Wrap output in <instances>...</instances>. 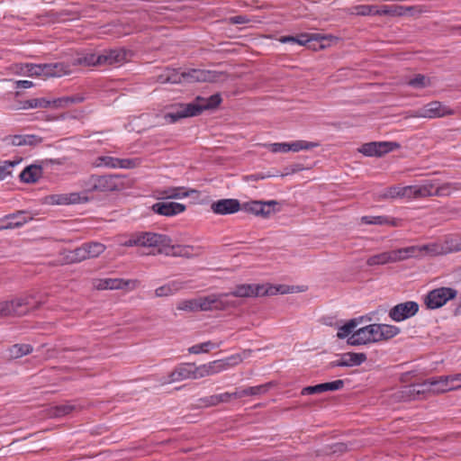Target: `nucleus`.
<instances>
[{"instance_id":"f257e3e1","label":"nucleus","mask_w":461,"mask_h":461,"mask_svg":"<svg viewBox=\"0 0 461 461\" xmlns=\"http://www.w3.org/2000/svg\"><path fill=\"white\" fill-rule=\"evenodd\" d=\"M41 302L35 301L32 294L15 298L12 301L0 302V318L8 316H23L30 311L38 309Z\"/></svg>"},{"instance_id":"f03ea898","label":"nucleus","mask_w":461,"mask_h":461,"mask_svg":"<svg viewBox=\"0 0 461 461\" xmlns=\"http://www.w3.org/2000/svg\"><path fill=\"white\" fill-rule=\"evenodd\" d=\"M156 247L158 252L171 257H182L192 258L202 254L201 247H194L190 245H174L172 239L167 235L159 234Z\"/></svg>"},{"instance_id":"7ed1b4c3","label":"nucleus","mask_w":461,"mask_h":461,"mask_svg":"<svg viewBox=\"0 0 461 461\" xmlns=\"http://www.w3.org/2000/svg\"><path fill=\"white\" fill-rule=\"evenodd\" d=\"M88 192H113L125 188L123 178L119 175L90 176L85 182Z\"/></svg>"},{"instance_id":"20e7f679","label":"nucleus","mask_w":461,"mask_h":461,"mask_svg":"<svg viewBox=\"0 0 461 461\" xmlns=\"http://www.w3.org/2000/svg\"><path fill=\"white\" fill-rule=\"evenodd\" d=\"M242 358L234 355L225 359H218L201 366H195L194 379L213 375L240 363Z\"/></svg>"},{"instance_id":"39448f33","label":"nucleus","mask_w":461,"mask_h":461,"mask_svg":"<svg viewBox=\"0 0 461 461\" xmlns=\"http://www.w3.org/2000/svg\"><path fill=\"white\" fill-rule=\"evenodd\" d=\"M457 291L451 287H439L431 290L424 297V304L429 310H435L445 305L448 301L456 297Z\"/></svg>"},{"instance_id":"423d86ee","label":"nucleus","mask_w":461,"mask_h":461,"mask_svg":"<svg viewBox=\"0 0 461 461\" xmlns=\"http://www.w3.org/2000/svg\"><path fill=\"white\" fill-rule=\"evenodd\" d=\"M229 294H212L198 297L199 311H223L234 307L235 303L228 300Z\"/></svg>"},{"instance_id":"0eeeda50","label":"nucleus","mask_w":461,"mask_h":461,"mask_svg":"<svg viewBox=\"0 0 461 461\" xmlns=\"http://www.w3.org/2000/svg\"><path fill=\"white\" fill-rule=\"evenodd\" d=\"M455 114V110L439 101H432L413 112L412 117L416 118H441Z\"/></svg>"},{"instance_id":"6e6552de","label":"nucleus","mask_w":461,"mask_h":461,"mask_svg":"<svg viewBox=\"0 0 461 461\" xmlns=\"http://www.w3.org/2000/svg\"><path fill=\"white\" fill-rule=\"evenodd\" d=\"M350 346H360L378 342L376 323L369 324L357 330L347 340Z\"/></svg>"},{"instance_id":"1a4fd4ad","label":"nucleus","mask_w":461,"mask_h":461,"mask_svg":"<svg viewBox=\"0 0 461 461\" xmlns=\"http://www.w3.org/2000/svg\"><path fill=\"white\" fill-rule=\"evenodd\" d=\"M411 252L408 249H398L391 251L382 252L380 254L374 255L367 258L366 265L369 267L377 266V265H385L388 263H396L399 261H402L408 259V254Z\"/></svg>"},{"instance_id":"9d476101","label":"nucleus","mask_w":461,"mask_h":461,"mask_svg":"<svg viewBox=\"0 0 461 461\" xmlns=\"http://www.w3.org/2000/svg\"><path fill=\"white\" fill-rule=\"evenodd\" d=\"M400 148V144L393 141H371L363 144L358 151L366 157H382Z\"/></svg>"},{"instance_id":"9b49d317","label":"nucleus","mask_w":461,"mask_h":461,"mask_svg":"<svg viewBox=\"0 0 461 461\" xmlns=\"http://www.w3.org/2000/svg\"><path fill=\"white\" fill-rule=\"evenodd\" d=\"M278 205V202L271 201H249L241 204V210L252 213L256 216L263 218L269 217L276 210L275 206Z\"/></svg>"},{"instance_id":"f8f14e48","label":"nucleus","mask_w":461,"mask_h":461,"mask_svg":"<svg viewBox=\"0 0 461 461\" xmlns=\"http://www.w3.org/2000/svg\"><path fill=\"white\" fill-rule=\"evenodd\" d=\"M199 115V110L194 101L189 104H177L171 107V111L165 114V119L170 123H175L178 120Z\"/></svg>"},{"instance_id":"ddd939ff","label":"nucleus","mask_w":461,"mask_h":461,"mask_svg":"<svg viewBox=\"0 0 461 461\" xmlns=\"http://www.w3.org/2000/svg\"><path fill=\"white\" fill-rule=\"evenodd\" d=\"M93 285L97 290H133L137 287L139 282L137 280H125L122 278H102L95 279Z\"/></svg>"},{"instance_id":"4468645a","label":"nucleus","mask_w":461,"mask_h":461,"mask_svg":"<svg viewBox=\"0 0 461 461\" xmlns=\"http://www.w3.org/2000/svg\"><path fill=\"white\" fill-rule=\"evenodd\" d=\"M419 309L420 306L416 302L408 301L394 305L388 315L393 321L400 322L416 315Z\"/></svg>"},{"instance_id":"2eb2a0df","label":"nucleus","mask_w":461,"mask_h":461,"mask_svg":"<svg viewBox=\"0 0 461 461\" xmlns=\"http://www.w3.org/2000/svg\"><path fill=\"white\" fill-rule=\"evenodd\" d=\"M411 252L407 253L408 258L419 257L421 255L438 256L444 255L449 252L447 248L439 243H429L422 246H411L404 248Z\"/></svg>"},{"instance_id":"dca6fc26","label":"nucleus","mask_w":461,"mask_h":461,"mask_svg":"<svg viewBox=\"0 0 461 461\" xmlns=\"http://www.w3.org/2000/svg\"><path fill=\"white\" fill-rule=\"evenodd\" d=\"M430 390L429 388V385L426 384V380L422 382L421 384H411L402 387L401 390H399L396 393L397 398L402 401H412V400H418L420 399L421 396L425 395L426 393H429Z\"/></svg>"},{"instance_id":"f3484780","label":"nucleus","mask_w":461,"mask_h":461,"mask_svg":"<svg viewBox=\"0 0 461 461\" xmlns=\"http://www.w3.org/2000/svg\"><path fill=\"white\" fill-rule=\"evenodd\" d=\"M158 239H160L158 233L140 232L133 234L131 238L121 244L125 247L140 246L155 248Z\"/></svg>"},{"instance_id":"a211bd4d","label":"nucleus","mask_w":461,"mask_h":461,"mask_svg":"<svg viewBox=\"0 0 461 461\" xmlns=\"http://www.w3.org/2000/svg\"><path fill=\"white\" fill-rule=\"evenodd\" d=\"M366 360V355L365 353H355L347 352L341 354L337 360L331 361L328 368H333L337 366H357L363 364Z\"/></svg>"},{"instance_id":"6ab92c4d","label":"nucleus","mask_w":461,"mask_h":461,"mask_svg":"<svg viewBox=\"0 0 461 461\" xmlns=\"http://www.w3.org/2000/svg\"><path fill=\"white\" fill-rule=\"evenodd\" d=\"M211 210L219 215L232 214L241 210V203L237 199H220L211 204Z\"/></svg>"},{"instance_id":"aec40b11","label":"nucleus","mask_w":461,"mask_h":461,"mask_svg":"<svg viewBox=\"0 0 461 461\" xmlns=\"http://www.w3.org/2000/svg\"><path fill=\"white\" fill-rule=\"evenodd\" d=\"M185 205L176 202H159L151 206V210L159 215L175 216L185 211Z\"/></svg>"},{"instance_id":"412c9836","label":"nucleus","mask_w":461,"mask_h":461,"mask_svg":"<svg viewBox=\"0 0 461 461\" xmlns=\"http://www.w3.org/2000/svg\"><path fill=\"white\" fill-rule=\"evenodd\" d=\"M263 285L244 284L237 285L228 294L235 297H257L263 296Z\"/></svg>"},{"instance_id":"4be33fe9","label":"nucleus","mask_w":461,"mask_h":461,"mask_svg":"<svg viewBox=\"0 0 461 461\" xmlns=\"http://www.w3.org/2000/svg\"><path fill=\"white\" fill-rule=\"evenodd\" d=\"M195 365L194 363H185L176 366L168 375L169 382H179L188 378L194 379Z\"/></svg>"},{"instance_id":"5701e85b","label":"nucleus","mask_w":461,"mask_h":461,"mask_svg":"<svg viewBox=\"0 0 461 461\" xmlns=\"http://www.w3.org/2000/svg\"><path fill=\"white\" fill-rule=\"evenodd\" d=\"M426 384L429 385L430 392L434 393H442L461 388V385H451L447 375L427 379Z\"/></svg>"},{"instance_id":"b1692460","label":"nucleus","mask_w":461,"mask_h":461,"mask_svg":"<svg viewBox=\"0 0 461 461\" xmlns=\"http://www.w3.org/2000/svg\"><path fill=\"white\" fill-rule=\"evenodd\" d=\"M127 51L122 49L104 50L100 54L101 66H118L126 60Z\"/></svg>"},{"instance_id":"393cba45","label":"nucleus","mask_w":461,"mask_h":461,"mask_svg":"<svg viewBox=\"0 0 461 461\" xmlns=\"http://www.w3.org/2000/svg\"><path fill=\"white\" fill-rule=\"evenodd\" d=\"M180 76L181 83L206 82L212 81L213 79V76L210 71L196 68H192L187 71L181 72Z\"/></svg>"},{"instance_id":"a878e982","label":"nucleus","mask_w":461,"mask_h":461,"mask_svg":"<svg viewBox=\"0 0 461 461\" xmlns=\"http://www.w3.org/2000/svg\"><path fill=\"white\" fill-rule=\"evenodd\" d=\"M47 202L50 204H75L79 203L81 201L86 202L87 200L86 197L81 198L78 193H70V194H50L46 197Z\"/></svg>"},{"instance_id":"bb28decb","label":"nucleus","mask_w":461,"mask_h":461,"mask_svg":"<svg viewBox=\"0 0 461 461\" xmlns=\"http://www.w3.org/2000/svg\"><path fill=\"white\" fill-rule=\"evenodd\" d=\"M28 218L25 212L19 211L16 213L9 214L0 221V230L18 228L27 222Z\"/></svg>"},{"instance_id":"cd10ccee","label":"nucleus","mask_w":461,"mask_h":461,"mask_svg":"<svg viewBox=\"0 0 461 461\" xmlns=\"http://www.w3.org/2000/svg\"><path fill=\"white\" fill-rule=\"evenodd\" d=\"M13 146H37L42 142V138L34 134L13 135L6 138Z\"/></svg>"},{"instance_id":"c85d7f7f","label":"nucleus","mask_w":461,"mask_h":461,"mask_svg":"<svg viewBox=\"0 0 461 461\" xmlns=\"http://www.w3.org/2000/svg\"><path fill=\"white\" fill-rule=\"evenodd\" d=\"M43 65L44 77H62L70 73V68L68 65L63 62L57 63H46Z\"/></svg>"},{"instance_id":"c756f323","label":"nucleus","mask_w":461,"mask_h":461,"mask_svg":"<svg viewBox=\"0 0 461 461\" xmlns=\"http://www.w3.org/2000/svg\"><path fill=\"white\" fill-rule=\"evenodd\" d=\"M185 283L179 281V280H174L171 281L162 286L158 287L155 290V295L157 297H165V296H170L181 289L185 288Z\"/></svg>"},{"instance_id":"7c9ffc66","label":"nucleus","mask_w":461,"mask_h":461,"mask_svg":"<svg viewBox=\"0 0 461 461\" xmlns=\"http://www.w3.org/2000/svg\"><path fill=\"white\" fill-rule=\"evenodd\" d=\"M85 253L86 249L83 248L82 245L72 250H63L62 252H60V255L62 256L63 263L75 264L86 259Z\"/></svg>"},{"instance_id":"2f4dec72","label":"nucleus","mask_w":461,"mask_h":461,"mask_svg":"<svg viewBox=\"0 0 461 461\" xmlns=\"http://www.w3.org/2000/svg\"><path fill=\"white\" fill-rule=\"evenodd\" d=\"M42 175V167L37 165H30L26 167L20 174L21 181L32 184L36 183Z\"/></svg>"},{"instance_id":"473e14b6","label":"nucleus","mask_w":461,"mask_h":461,"mask_svg":"<svg viewBox=\"0 0 461 461\" xmlns=\"http://www.w3.org/2000/svg\"><path fill=\"white\" fill-rule=\"evenodd\" d=\"M221 102V97L220 94H215L211 95L208 98L197 96L194 100L195 105L199 110V114L204 111L209 109H213L217 107Z\"/></svg>"},{"instance_id":"72a5a7b5","label":"nucleus","mask_w":461,"mask_h":461,"mask_svg":"<svg viewBox=\"0 0 461 461\" xmlns=\"http://www.w3.org/2000/svg\"><path fill=\"white\" fill-rule=\"evenodd\" d=\"M86 97L82 94H76L70 96H62L51 101L55 108H67L75 104L83 103Z\"/></svg>"},{"instance_id":"f704fd0d","label":"nucleus","mask_w":461,"mask_h":461,"mask_svg":"<svg viewBox=\"0 0 461 461\" xmlns=\"http://www.w3.org/2000/svg\"><path fill=\"white\" fill-rule=\"evenodd\" d=\"M156 82L160 84H179L181 83L180 72L176 68H166L164 71L157 77Z\"/></svg>"},{"instance_id":"c9c22d12","label":"nucleus","mask_w":461,"mask_h":461,"mask_svg":"<svg viewBox=\"0 0 461 461\" xmlns=\"http://www.w3.org/2000/svg\"><path fill=\"white\" fill-rule=\"evenodd\" d=\"M411 7H403L401 5H383L377 6L376 15L402 16L409 13Z\"/></svg>"},{"instance_id":"e433bc0d","label":"nucleus","mask_w":461,"mask_h":461,"mask_svg":"<svg viewBox=\"0 0 461 461\" xmlns=\"http://www.w3.org/2000/svg\"><path fill=\"white\" fill-rule=\"evenodd\" d=\"M461 191V183H443L441 185L438 184L436 180V186L434 188V196H448L453 192Z\"/></svg>"},{"instance_id":"4c0bfd02","label":"nucleus","mask_w":461,"mask_h":461,"mask_svg":"<svg viewBox=\"0 0 461 461\" xmlns=\"http://www.w3.org/2000/svg\"><path fill=\"white\" fill-rule=\"evenodd\" d=\"M376 330H377V333H378V341L388 340L390 339H393V337L398 335L401 331V330L394 325L377 324V323H376Z\"/></svg>"},{"instance_id":"58836bf2","label":"nucleus","mask_w":461,"mask_h":461,"mask_svg":"<svg viewBox=\"0 0 461 461\" xmlns=\"http://www.w3.org/2000/svg\"><path fill=\"white\" fill-rule=\"evenodd\" d=\"M196 191L192 189L190 191H185V188L183 186L180 187H171L159 191V194L163 198L167 199H178L183 197H188L190 193H195Z\"/></svg>"},{"instance_id":"ea45409f","label":"nucleus","mask_w":461,"mask_h":461,"mask_svg":"<svg viewBox=\"0 0 461 461\" xmlns=\"http://www.w3.org/2000/svg\"><path fill=\"white\" fill-rule=\"evenodd\" d=\"M272 385V383H266L264 384L250 386L243 390H239L240 398L265 394L269 391Z\"/></svg>"},{"instance_id":"a19ab883","label":"nucleus","mask_w":461,"mask_h":461,"mask_svg":"<svg viewBox=\"0 0 461 461\" xmlns=\"http://www.w3.org/2000/svg\"><path fill=\"white\" fill-rule=\"evenodd\" d=\"M436 186V180H426L421 185H416V199L426 198L434 196V188Z\"/></svg>"},{"instance_id":"79ce46f5","label":"nucleus","mask_w":461,"mask_h":461,"mask_svg":"<svg viewBox=\"0 0 461 461\" xmlns=\"http://www.w3.org/2000/svg\"><path fill=\"white\" fill-rule=\"evenodd\" d=\"M72 65L84 67L101 66L100 54L90 53L77 57L72 60Z\"/></svg>"},{"instance_id":"37998d69","label":"nucleus","mask_w":461,"mask_h":461,"mask_svg":"<svg viewBox=\"0 0 461 461\" xmlns=\"http://www.w3.org/2000/svg\"><path fill=\"white\" fill-rule=\"evenodd\" d=\"M363 320V317L359 319H352L348 321L347 323L339 328L337 336L339 339H345L351 336L356 330L355 329L359 324V322Z\"/></svg>"},{"instance_id":"c03bdc74","label":"nucleus","mask_w":461,"mask_h":461,"mask_svg":"<svg viewBox=\"0 0 461 461\" xmlns=\"http://www.w3.org/2000/svg\"><path fill=\"white\" fill-rule=\"evenodd\" d=\"M348 450L345 443L337 442L331 445H325L319 450V456L340 455Z\"/></svg>"},{"instance_id":"a18cd8bd","label":"nucleus","mask_w":461,"mask_h":461,"mask_svg":"<svg viewBox=\"0 0 461 461\" xmlns=\"http://www.w3.org/2000/svg\"><path fill=\"white\" fill-rule=\"evenodd\" d=\"M377 5H360L348 8V14L354 15H376Z\"/></svg>"},{"instance_id":"49530a36","label":"nucleus","mask_w":461,"mask_h":461,"mask_svg":"<svg viewBox=\"0 0 461 461\" xmlns=\"http://www.w3.org/2000/svg\"><path fill=\"white\" fill-rule=\"evenodd\" d=\"M83 248L86 249L85 254L86 259L98 257L105 249V246L99 242L84 243Z\"/></svg>"},{"instance_id":"de8ad7c7","label":"nucleus","mask_w":461,"mask_h":461,"mask_svg":"<svg viewBox=\"0 0 461 461\" xmlns=\"http://www.w3.org/2000/svg\"><path fill=\"white\" fill-rule=\"evenodd\" d=\"M263 296L264 295H275L276 294H290L296 292V288L294 286H289L285 285H269L266 287L263 285Z\"/></svg>"},{"instance_id":"09e8293b","label":"nucleus","mask_w":461,"mask_h":461,"mask_svg":"<svg viewBox=\"0 0 461 461\" xmlns=\"http://www.w3.org/2000/svg\"><path fill=\"white\" fill-rule=\"evenodd\" d=\"M32 351V347L29 344H15L9 348V355L13 358H19Z\"/></svg>"},{"instance_id":"8fccbe9b","label":"nucleus","mask_w":461,"mask_h":461,"mask_svg":"<svg viewBox=\"0 0 461 461\" xmlns=\"http://www.w3.org/2000/svg\"><path fill=\"white\" fill-rule=\"evenodd\" d=\"M221 342L213 343L212 341H206L203 343L196 344L188 348L190 354H201L208 353L212 348H217L221 346Z\"/></svg>"},{"instance_id":"3c124183","label":"nucleus","mask_w":461,"mask_h":461,"mask_svg":"<svg viewBox=\"0 0 461 461\" xmlns=\"http://www.w3.org/2000/svg\"><path fill=\"white\" fill-rule=\"evenodd\" d=\"M407 85L417 89H422L431 85V81L429 77L422 74H417L413 78H411Z\"/></svg>"},{"instance_id":"603ef678","label":"nucleus","mask_w":461,"mask_h":461,"mask_svg":"<svg viewBox=\"0 0 461 461\" xmlns=\"http://www.w3.org/2000/svg\"><path fill=\"white\" fill-rule=\"evenodd\" d=\"M52 105L51 101L45 98H33L24 101L23 108H47Z\"/></svg>"},{"instance_id":"864d4df0","label":"nucleus","mask_w":461,"mask_h":461,"mask_svg":"<svg viewBox=\"0 0 461 461\" xmlns=\"http://www.w3.org/2000/svg\"><path fill=\"white\" fill-rule=\"evenodd\" d=\"M75 409L74 404L66 402L53 407L51 414L55 417H62L71 413Z\"/></svg>"},{"instance_id":"5fc2aeb1","label":"nucleus","mask_w":461,"mask_h":461,"mask_svg":"<svg viewBox=\"0 0 461 461\" xmlns=\"http://www.w3.org/2000/svg\"><path fill=\"white\" fill-rule=\"evenodd\" d=\"M343 387L344 381L339 379L332 382L319 384V393H325L328 391H338L342 389Z\"/></svg>"},{"instance_id":"6e6d98bb","label":"nucleus","mask_w":461,"mask_h":461,"mask_svg":"<svg viewBox=\"0 0 461 461\" xmlns=\"http://www.w3.org/2000/svg\"><path fill=\"white\" fill-rule=\"evenodd\" d=\"M95 165L96 167L104 166L111 168H118V158L109 156H101L95 159Z\"/></svg>"},{"instance_id":"4d7b16f0","label":"nucleus","mask_w":461,"mask_h":461,"mask_svg":"<svg viewBox=\"0 0 461 461\" xmlns=\"http://www.w3.org/2000/svg\"><path fill=\"white\" fill-rule=\"evenodd\" d=\"M317 144L315 142H308L305 140H295L288 143V151L298 152L302 149H308L314 148Z\"/></svg>"},{"instance_id":"13d9d810","label":"nucleus","mask_w":461,"mask_h":461,"mask_svg":"<svg viewBox=\"0 0 461 461\" xmlns=\"http://www.w3.org/2000/svg\"><path fill=\"white\" fill-rule=\"evenodd\" d=\"M339 38L334 37L330 34L319 33V50L329 48L332 45L337 44Z\"/></svg>"},{"instance_id":"bf43d9fd","label":"nucleus","mask_w":461,"mask_h":461,"mask_svg":"<svg viewBox=\"0 0 461 461\" xmlns=\"http://www.w3.org/2000/svg\"><path fill=\"white\" fill-rule=\"evenodd\" d=\"M177 309L187 312H197L198 310V300L197 298L191 300H185L178 303Z\"/></svg>"},{"instance_id":"052dcab7","label":"nucleus","mask_w":461,"mask_h":461,"mask_svg":"<svg viewBox=\"0 0 461 461\" xmlns=\"http://www.w3.org/2000/svg\"><path fill=\"white\" fill-rule=\"evenodd\" d=\"M18 163L19 161H4L3 164L0 165V180H4L11 176L13 167Z\"/></svg>"},{"instance_id":"680f3d73","label":"nucleus","mask_w":461,"mask_h":461,"mask_svg":"<svg viewBox=\"0 0 461 461\" xmlns=\"http://www.w3.org/2000/svg\"><path fill=\"white\" fill-rule=\"evenodd\" d=\"M361 222L364 224L384 225L388 224L389 221L384 216H363Z\"/></svg>"},{"instance_id":"e2e57ef3","label":"nucleus","mask_w":461,"mask_h":461,"mask_svg":"<svg viewBox=\"0 0 461 461\" xmlns=\"http://www.w3.org/2000/svg\"><path fill=\"white\" fill-rule=\"evenodd\" d=\"M280 41L283 43H297L301 46L305 45L307 42L310 41V38L308 35H300L297 37L294 36H284L280 39Z\"/></svg>"},{"instance_id":"0e129e2a","label":"nucleus","mask_w":461,"mask_h":461,"mask_svg":"<svg viewBox=\"0 0 461 461\" xmlns=\"http://www.w3.org/2000/svg\"><path fill=\"white\" fill-rule=\"evenodd\" d=\"M140 158H118V168H135L140 165Z\"/></svg>"},{"instance_id":"69168bd1","label":"nucleus","mask_w":461,"mask_h":461,"mask_svg":"<svg viewBox=\"0 0 461 461\" xmlns=\"http://www.w3.org/2000/svg\"><path fill=\"white\" fill-rule=\"evenodd\" d=\"M26 71L29 76H37V77H44L43 65L39 64H26L25 65Z\"/></svg>"},{"instance_id":"338daca9","label":"nucleus","mask_w":461,"mask_h":461,"mask_svg":"<svg viewBox=\"0 0 461 461\" xmlns=\"http://www.w3.org/2000/svg\"><path fill=\"white\" fill-rule=\"evenodd\" d=\"M383 198H402V186L388 187L382 195Z\"/></svg>"},{"instance_id":"774afa93","label":"nucleus","mask_w":461,"mask_h":461,"mask_svg":"<svg viewBox=\"0 0 461 461\" xmlns=\"http://www.w3.org/2000/svg\"><path fill=\"white\" fill-rule=\"evenodd\" d=\"M220 404L218 394L211 395L199 399V405L204 407L216 406Z\"/></svg>"}]
</instances>
